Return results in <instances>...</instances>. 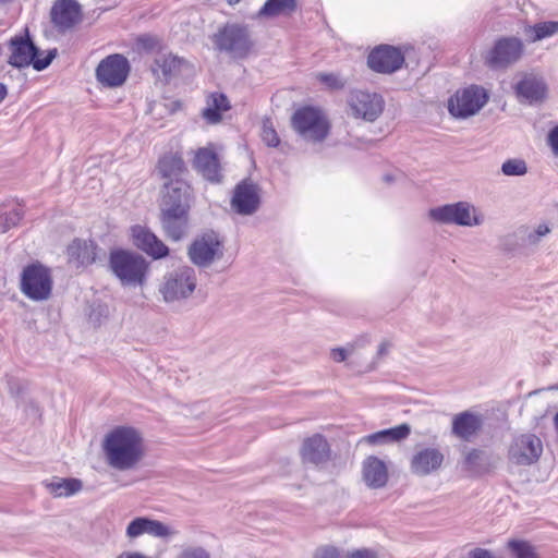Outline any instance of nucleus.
<instances>
[{"instance_id": "nucleus-1", "label": "nucleus", "mask_w": 558, "mask_h": 558, "mask_svg": "<svg viewBox=\"0 0 558 558\" xmlns=\"http://www.w3.org/2000/svg\"><path fill=\"white\" fill-rule=\"evenodd\" d=\"M106 463L117 471H132L143 461L146 450L141 432L131 426H117L102 440Z\"/></svg>"}, {"instance_id": "nucleus-2", "label": "nucleus", "mask_w": 558, "mask_h": 558, "mask_svg": "<svg viewBox=\"0 0 558 558\" xmlns=\"http://www.w3.org/2000/svg\"><path fill=\"white\" fill-rule=\"evenodd\" d=\"M109 266L122 286L137 287L146 281L148 263L136 253L119 250L110 254Z\"/></svg>"}, {"instance_id": "nucleus-3", "label": "nucleus", "mask_w": 558, "mask_h": 558, "mask_svg": "<svg viewBox=\"0 0 558 558\" xmlns=\"http://www.w3.org/2000/svg\"><path fill=\"white\" fill-rule=\"evenodd\" d=\"M10 50L9 64L15 68H25L32 64L37 71L45 70L57 57V49H51L45 58H40L41 52L31 40L27 28L25 37L16 36L10 40Z\"/></svg>"}, {"instance_id": "nucleus-4", "label": "nucleus", "mask_w": 558, "mask_h": 558, "mask_svg": "<svg viewBox=\"0 0 558 558\" xmlns=\"http://www.w3.org/2000/svg\"><path fill=\"white\" fill-rule=\"evenodd\" d=\"M428 217L439 223L462 227L480 226L484 221L483 214L469 202H458L429 209Z\"/></svg>"}, {"instance_id": "nucleus-5", "label": "nucleus", "mask_w": 558, "mask_h": 558, "mask_svg": "<svg viewBox=\"0 0 558 558\" xmlns=\"http://www.w3.org/2000/svg\"><path fill=\"white\" fill-rule=\"evenodd\" d=\"M197 286L196 272L192 267L182 266L163 277L159 287L163 301L167 303L186 300Z\"/></svg>"}, {"instance_id": "nucleus-6", "label": "nucleus", "mask_w": 558, "mask_h": 558, "mask_svg": "<svg viewBox=\"0 0 558 558\" xmlns=\"http://www.w3.org/2000/svg\"><path fill=\"white\" fill-rule=\"evenodd\" d=\"M294 131L305 141L322 142L329 133V122L325 114L316 108L303 107L292 116Z\"/></svg>"}, {"instance_id": "nucleus-7", "label": "nucleus", "mask_w": 558, "mask_h": 558, "mask_svg": "<svg viewBox=\"0 0 558 558\" xmlns=\"http://www.w3.org/2000/svg\"><path fill=\"white\" fill-rule=\"evenodd\" d=\"M214 44L233 58L246 57L253 46L247 28L236 24H228L220 29L214 37Z\"/></svg>"}, {"instance_id": "nucleus-8", "label": "nucleus", "mask_w": 558, "mask_h": 558, "mask_svg": "<svg viewBox=\"0 0 558 558\" xmlns=\"http://www.w3.org/2000/svg\"><path fill=\"white\" fill-rule=\"evenodd\" d=\"M21 289L27 298L34 301L47 300L52 290L49 269L39 264L27 266L22 274Z\"/></svg>"}, {"instance_id": "nucleus-9", "label": "nucleus", "mask_w": 558, "mask_h": 558, "mask_svg": "<svg viewBox=\"0 0 558 558\" xmlns=\"http://www.w3.org/2000/svg\"><path fill=\"white\" fill-rule=\"evenodd\" d=\"M299 456L304 465L322 470L332 461L333 451L326 436L316 433L303 438Z\"/></svg>"}, {"instance_id": "nucleus-10", "label": "nucleus", "mask_w": 558, "mask_h": 558, "mask_svg": "<svg viewBox=\"0 0 558 558\" xmlns=\"http://www.w3.org/2000/svg\"><path fill=\"white\" fill-rule=\"evenodd\" d=\"M543 453V442L531 433L513 437L508 448V460L512 464L527 466L536 463Z\"/></svg>"}, {"instance_id": "nucleus-11", "label": "nucleus", "mask_w": 558, "mask_h": 558, "mask_svg": "<svg viewBox=\"0 0 558 558\" xmlns=\"http://www.w3.org/2000/svg\"><path fill=\"white\" fill-rule=\"evenodd\" d=\"M487 94L477 86L458 90L448 100V110L454 118L465 119L477 113L487 102Z\"/></svg>"}, {"instance_id": "nucleus-12", "label": "nucleus", "mask_w": 558, "mask_h": 558, "mask_svg": "<svg viewBox=\"0 0 558 558\" xmlns=\"http://www.w3.org/2000/svg\"><path fill=\"white\" fill-rule=\"evenodd\" d=\"M189 257L198 267H208L222 258L223 244L215 232L204 233L196 238L189 247Z\"/></svg>"}, {"instance_id": "nucleus-13", "label": "nucleus", "mask_w": 558, "mask_h": 558, "mask_svg": "<svg viewBox=\"0 0 558 558\" xmlns=\"http://www.w3.org/2000/svg\"><path fill=\"white\" fill-rule=\"evenodd\" d=\"M348 106L354 118L373 122L381 114L384 100L378 94L354 90L348 98Z\"/></svg>"}, {"instance_id": "nucleus-14", "label": "nucleus", "mask_w": 558, "mask_h": 558, "mask_svg": "<svg viewBox=\"0 0 558 558\" xmlns=\"http://www.w3.org/2000/svg\"><path fill=\"white\" fill-rule=\"evenodd\" d=\"M192 201V190L186 182L182 180H173L166 182L162 190V197L160 202V211H166L167 208L177 211H190Z\"/></svg>"}, {"instance_id": "nucleus-15", "label": "nucleus", "mask_w": 558, "mask_h": 558, "mask_svg": "<svg viewBox=\"0 0 558 558\" xmlns=\"http://www.w3.org/2000/svg\"><path fill=\"white\" fill-rule=\"evenodd\" d=\"M129 73V62L121 54H112L104 59L96 70L98 81L109 87L120 86Z\"/></svg>"}, {"instance_id": "nucleus-16", "label": "nucleus", "mask_w": 558, "mask_h": 558, "mask_svg": "<svg viewBox=\"0 0 558 558\" xmlns=\"http://www.w3.org/2000/svg\"><path fill=\"white\" fill-rule=\"evenodd\" d=\"M523 46L518 38H502L486 57V62L492 68H506L518 61L522 54Z\"/></svg>"}, {"instance_id": "nucleus-17", "label": "nucleus", "mask_w": 558, "mask_h": 558, "mask_svg": "<svg viewBox=\"0 0 558 558\" xmlns=\"http://www.w3.org/2000/svg\"><path fill=\"white\" fill-rule=\"evenodd\" d=\"M143 534H148L159 538H170L175 536L178 531L161 521L146 517H137L126 526L125 535L129 539H134Z\"/></svg>"}, {"instance_id": "nucleus-18", "label": "nucleus", "mask_w": 558, "mask_h": 558, "mask_svg": "<svg viewBox=\"0 0 558 558\" xmlns=\"http://www.w3.org/2000/svg\"><path fill=\"white\" fill-rule=\"evenodd\" d=\"M260 203L259 189L256 184L242 181L235 189L231 199V207L240 215L254 214Z\"/></svg>"}, {"instance_id": "nucleus-19", "label": "nucleus", "mask_w": 558, "mask_h": 558, "mask_svg": "<svg viewBox=\"0 0 558 558\" xmlns=\"http://www.w3.org/2000/svg\"><path fill=\"white\" fill-rule=\"evenodd\" d=\"M404 62L401 51L391 46H380L374 49L367 59L369 68L380 73H392Z\"/></svg>"}, {"instance_id": "nucleus-20", "label": "nucleus", "mask_w": 558, "mask_h": 558, "mask_svg": "<svg viewBox=\"0 0 558 558\" xmlns=\"http://www.w3.org/2000/svg\"><path fill=\"white\" fill-rule=\"evenodd\" d=\"M361 477L371 489L385 487L389 480L387 461L376 456H367L361 464Z\"/></svg>"}, {"instance_id": "nucleus-21", "label": "nucleus", "mask_w": 558, "mask_h": 558, "mask_svg": "<svg viewBox=\"0 0 558 558\" xmlns=\"http://www.w3.org/2000/svg\"><path fill=\"white\" fill-rule=\"evenodd\" d=\"M50 17L53 25L61 31L69 29L82 19V9L76 0H56Z\"/></svg>"}, {"instance_id": "nucleus-22", "label": "nucleus", "mask_w": 558, "mask_h": 558, "mask_svg": "<svg viewBox=\"0 0 558 558\" xmlns=\"http://www.w3.org/2000/svg\"><path fill=\"white\" fill-rule=\"evenodd\" d=\"M444 462L442 452L434 447L418 448L411 458V472L418 476H426L440 469Z\"/></svg>"}, {"instance_id": "nucleus-23", "label": "nucleus", "mask_w": 558, "mask_h": 558, "mask_svg": "<svg viewBox=\"0 0 558 558\" xmlns=\"http://www.w3.org/2000/svg\"><path fill=\"white\" fill-rule=\"evenodd\" d=\"M131 234L134 245L151 256L154 259L168 256V246L146 227L138 225L134 226L131 229Z\"/></svg>"}, {"instance_id": "nucleus-24", "label": "nucleus", "mask_w": 558, "mask_h": 558, "mask_svg": "<svg viewBox=\"0 0 558 558\" xmlns=\"http://www.w3.org/2000/svg\"><path fill=\"white\" fill-rule=\"evenodd\" d=\"M160 222L165 234L172 241L182 240L189 231V211L167 208L160 211Z\"/></svg>"}, {"instance_id": "nucleus-25", "label": "nucleus", "mask_w": 558, "mask_h": 558, "mask_svg": "<svg viewBox=\"0 0 558 558\" xmlns=\"http://www.w3.org/2000/svg\"><path fill=\"white\" fill-rule=\"evenodd\" d=\"M515 92L521 102L533 105L545 99L547 87L542 77L535 74H525L517 83Z\"/></svg>"}, {"instance_id": "nucleus-26", "label": "nucleus", "mask_w": 558, "mask_h": 558, "mask_svg": "<svg viewBox=\"0 0 558 558\" xmlns=\"http://www.w3.org/2000/svg\"><path fill=\"white\" fill-rule=\"evenodd\" d=\"M193 165L208 181L219 182L222 178L219 158L210 147L199 148L195 153Z\"/></svg>"}, {"instance_id": "nucleus-27", "label": "nucleus", "mask_w": 558, "mask_h": 558, "mask_svg": "<svg viewBox=\"0 0 558 558\" xmlns=\"http://www.w3.org/2000/svg\"><path fill=\"white\" fill-rule=\"evenodd\" d=\"M190 69V63L171 52L159 51L154 60L151 71L159 76V72L165 80L177 76Z\"/></svg>"}, {"instance_id": "nucleus-28", "label": "nucleus", "mask_w": 558, "mask_h": 558, "mask_svg": "<svg viewBox=\"0 0 558 558\" xmlns=\"http://www.w3.org/2000/svg\"><path fill=\"white\" fill-rule=\"evenodd\" d=\"M483 425L481 415L469 411L457 414L452 420V434L462 440H470Z\"/></svg>"}, {"instance_id": "nucleus-29", "label": "nucleus", "mask_w": 558, "mask_h": 558, "mask_svg": "<svg viewBox=\"0 0 558 558\" xmlns=\"http://www.w3.org/2000/svg\"><path fill=\"white\" fill-rule=\"evenodd\" d=\"M96 248L93 242L76 239L68 246L69 262L76 267L89 265L96 259Z\"/></svg>"}, {"instance_id": "nucleus-30", "label": "nucleus", "mask_w": 558, "mask_h": 558, "mask_svg": "<svg viewBox=\"0 0 558 558\" xmlns=\"http://www.w3.org/2000/svg\"><path fill=\"white\" fill-rule=\"evenodd\" d=\"M230 109V102L223 94L213 93L207 97L206 107L202 111L203 118L209 124H217L222 119V112Z\"/></svg>"}, {"instance_id": "nucleus-31", "label": "nucleus", "mask_w": 558, "mask_h": 558, "mask_svg": "<svg viewBox=\"0 0 558 558\" xmlns=\"http://www.w3.org/2000/svg\"><path fill=\"white\" fill-rule=\"evenodd\" d=\"M44 485L54 498L73 496L83 488V483L78 478L53 477L50 481H46Z\"/></svg>"}, {"instance_id": "nucleus-32", "label": "nucleus", "mask_w": 558, "mask_h": 558, "mask_svg": "<svg viewBox=\"0 0 558 558\" xmlns=\"http://www.w3.org/2000/svg\"><path fill=\"white\" fill-rule=\"evenodd\" d=\"M411 433V427L408 424H401L392 428L383 429L377 433L367 435L363 441L369 445H383L405 439Z\"/></svg>"}, {"instance_id": "nucleus-33", "label": "nucleus", "mask_w": 558, "mask_h": 558, "mask_svg": "<svg viewBox=\"0 0 558 558\" xmlns=\"http://www.w3.org/2000/svg\"><path fill=\"white\" fill-rule=\"evenodd\" d=\"M184 162L178 155H165L158 162V172L163 179L170 181L180 180L179 175L182 173Z\"/></svg>"}, {"instance_id": "nucleus-34", "label": "nucleus", "mask_w": 558, "mask_h": 558, "mask_svg": "<svg viewBox=\"0 0 558 558\" xmlns=\"http://www.w3.org/2000/svg\"><path fill=\"white\" fill-rule=\"evenodd\" d=\"M296 0H267L259 10L260 16L290 15L296 10Z\"/></svg>"}, {"instance_id": "nucleus-35", "label": "nucleus", "mask_w": 558, "mask_h": 558, "mask_svg": "<svg viewBox=\"0 0 558 558\" xmlns=\"http://www.w3.org/2000/svg\"><path fill=\"white\" fill-rule=\"evenodd\" d=\"M464 468L472 473H481L486 469L487 459L483 451L472 449L468 451L463 460Z\"/></svg>"}, {"instance_id": "nucleus-36", "label": "nucleus", "mask_w": 558, "mask_h": 558, "mask_svg": "<svg viewBox=\"0 0 558 558\" xmlns=\"http://www.w3.org/2000/svg\"><path fill=\"white\" fill-rule=\"evenodd\" d=\"M501 172L506 177H521L526 174L527 165L523 159L520 158L507 159L501 165Z\"/></svg>"}, {"instance_id": "nucleus-37", "label": "nucleus", "mask_w": 558, "mask_h": 558, "mask_svg": "<svg viewBox=\"0 0 558 558\" xmlns=\"http://www.w3.org/2000/svg\"><path fill=\"white\" fill-rule=\"evenodd\" d=\"M508 548L515 558H538L534 547L525 541L511 539L508 542Z\"/></svg>"}, {"instance_id": "nucleus-38", "label": "nucleus", "mask_w": 558, "mask_h": 558, "mask_svg": "<svg viewBox=\"0 0 558 558\" xmlns=\"http://www.w3.org/2000/svg\"><path fill=\"white\" fill-rule=\"evenodd\" d=\"M557 31H558L557 22L538 23L529 29V32L533 34V36H531V39L533 41L541 40L545 37L551 36Z\"/></svg>"}, {"instance_id": "nucleus-39", "label": "nucleus", "mask_w": 558, "mask_h": 558, "mask_svg": "<svg viewBox=\"0 0 558 558\" xmlns=\"http://www.w3.org/2000/svg\"><path fill=\"white\" fill-rule=\"evenodd\" d=\"M262 140L270 147L279 145L280 140L270 119H264L262 124Z\"/></svg>"}, {"instance_id": "nucleus-40", "label": "nucleus", "mask_w": 558, "mask_h": 558, "mask_svg": "<svg viewBox=\"0 0 558 558\" xmlns=\"http://www.w3.org/2000/svg\"><path fill=\"white\" fill-rule=\"evenodd\" d=\"M550 233V228L546 223H539L533 231L529 232L525 236V243L530 246H536L542 238Z\"/></svg>"}, {"instance_id": "nucleus-41", "label": "nucleus", "mask_w": 558, "mask_h": 558, "mask_svg": "<svg viewBox=\"0 0 558 558\" xmlns=\"http://www.w3.org/2000/svg\"><path fill=\"white\" fill-rule=\"evenodd\" d=\"M316 77L330 89H341L345 84L339 75L333 73H318Z\"/></svg>"}, {"instance_id": "nucleus-42", "label": "nucleus", "mask_w": 558, "mask_h": 558, "mask_svg": "<svg viewBox=\"0 0 558 558\" xmlns=\"http://www.w3.org/2000/svg\"><path fill=\"white\" fill-rule=\"evenodd\" d=\"M178 558H210V554L202 546H187L182 549Z\"/></svg>"}, {"instance_id": "nucleus-43", "label": "nucleus", "mask_w": 558, "mask_h": 558, "mask_svg": "<svg viewBox=\"0 0 558 558\" xmlns=\"http://www.w3.org/2000/svg\"><path fill=\"white\" fill-rule=\"evenodd\" d=\"M138 44L147 51H154L155 49L160 48V39L151 35H144L140 37Z\"/></svg>"}, {"instance_id": "nucleus-44", "label": "nucleus", "mask_w": 558, "mask_h": 558, "mask_svg": "<svg viewBox=\"0 0 558 558\" xmlns=\"http://www.w3.org/2000/svg\"><path fill=\"white\" fill-rule=\"evenodd\" d=\"M353 353V348H333L330 350V357L337 362L341 363L347 360V357Z\"/></svg>"}, {"instance_id": "nucleus-45", "label": "nucleus", "mask_w": 558, "mask_h": 558, "mask_svg": "<svg viewBox=\"0 0 558 558\" xmlns=\"http://www.w3.org/2000/svg\"><path fill=\"white\" fill-rule=\"evenodd\" d=\"M314 558H341L339 550L333 546L319 547Z\"/></svg>"}, {"instance_id": "nucleus-46", "label": "nucleus", "mask_w": 558, "mask_h": 558, "mask_svg": "<svg viewBox=\"0 0 558 558\" xmlns=\"http://www.w3.org/2000/svg\"><path fill=\"white\" fill-rule=\"evenodd\" d=\"M22 214L19 209H13L5 214L4 221L5 226L1 230L2 232H5L9 228L16 226L17 222L21 220Z\"/></svg>"}, {"instance_id": "nucleus-47", "label": "nucleus", "mask_w": 558, "mask_h": 558, "mask_svg": "<svg viewBox=\"0 0 558 558\" xmlns=\"http://www.w3.org/2000/svg\"><path fill=\"white\" fill-rule=\"evenodd\" d=\"M347 558H378L371 549H356L347 555Z\"/></svg>"}, {"instance_id": "nucleus-48", "label": "nucleus", "mask_w": 558, "mask_h": 558, "mask_svg": "<svg viewBox=\"0 0 558 558\" xmlns=\"http://www.w3.org/2000/svg\"><path fill=\"white\" fill-rule=\"evenodd\" d=\"M548 143L553 149V153L558 156V126L550 131L548 135Z\"/></svg>"}, {"instance_id": "nucleus-49", "label": "nucleus", "mask_w": 558, "mask_h": 558, "mask_svg": "<svg viewBox=\"0 0 558 558\" xmlns=\"http://www.w3.org/2000/svg\"><path fill=\"white\" fill-rule=\"evenodd\" d=\"M469 558H494L492 553L487 549L476 548L472 550L469 555Z\"/></svg>"}, {"instance_id": "nucleus-50", "label": "nucleus", "mask_w": 558, "mask_h": 558, "mask_svg": "<svg viewBox=\"0 0 558 558\" xmlns=\"http://www.w3.org/2000/svg\"><path fill=\"white\" fill-rule=\"evenodd\" d=\"M389 348H390V343L388 341H383L379 345H378V349H377V356L378 357H383L385 356L388 351H389Z\"/></svg>"}, {"instance_id": "nucleus-51", "label": "nucleus", "mask_w": 558, "mask_h": 558, "mask_svg": "<svg viewBox=\"0 0 558 558\" xmlns=\"http://www.w3.org/2000/svg\"><path fill=\"white\" fill-rule=\"evenodd\" d=\"M117 558H149L137 551H123Z\"/></svg>"}, {"instance_id": "nucleus-52", "label": "nucleus", "mask_w": 558, "mask_h": 558, "mask_svg": "<svg viewBox=\"0 0 558 558\" xmlns=\"http://www.w3.org/2000/svg\"><path fill=\"white\" fill-rule=\"evenodd\" d=\"M8 94L7 86L2 83H0V102L5 98Z\"/></svg>"}, {"instance_id": "nucleus-53", "label": "nucleus", "mask_w": 558, "mask_h": 558, "mask_svg": "<svg viewBox=\"0 0 558 558\" xmlns=\"http://www.w3.org/2000/svg\"><path fill=\"white\" fill-rule=\"evenodd\" d=\"M230 4H235L238 2H240L241 0H227Z\"/></svg>"}, {"instance_id": "nucleus-54", "label": "nucleus", "mask_w": 558, "mask_h": 558, "mask_svg": "<svg viewBox=\"0 0 558 558\" xmlns=\"http://www.w3.org/2000/svg\"><path fill=\"white\" fill-rule=\"evenodd\" d=\"M11 1H12V0H0V3H1V4H5V3H9V2H11Z\"/></svg>"}, {"instance_id": "nucleus-55", "label": "nucleus", "mask_w": 558, "mask_h": 558, "mask_svg": "<svg viewBox=\"0 0 558 558\" xmlns=\"http://www.w3.org/2000/svg\"><path fill=\"white\" fill-rule=\"evenodd\" d=\"M550 389L558 390V384L553 386V387H550Z\"/></svg>"}, {"instance_id": "nucleus-56", "label": "nucleus", "mask_w": 558, "mask_h": 558, "mask_svg": "<svg viewBox=\"0 0 558 558\" xmlns=\"http://www.w3.org/2000/svg\"><path fill=\"white\" fill-rule=\"evenodd\" d=\"M385 180H386V181H391L390 175H386V177H385Z\"/></svg>"}, {"instance_id": "nucleus-57", "label": "nucleus", "mask_w": 558, "mask_h": 558, "mask_svg": "<svg viewBox=\"0 0 558 558\" xmlns=\"http://www.w3.org/2000/svg\"><path fill=\"white\" fill-rule=\"evenodd\" d=\"M2 50H3V49H2V47L0 46V54L2 53Z\"/></svg>"}]
</instances>
